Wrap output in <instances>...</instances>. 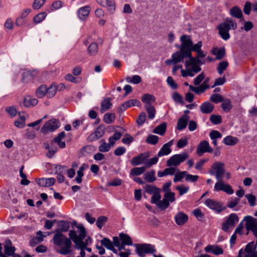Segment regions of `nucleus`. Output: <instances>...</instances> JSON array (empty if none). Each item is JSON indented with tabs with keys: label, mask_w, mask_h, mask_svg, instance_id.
<instances>
[{
	"label": "nucleus",
	"mask_w": 257,
	"mask_h": 257,
	"mask_svg": "<svg viewBox=\"0 0 257 257\" xmlns=\"http://www.w3.org/2000/svg\"><path fill=\"white\" fill-rule=\"evenodd\" d=\"M189 119V116L184 115L180 118L177 122V129L181 131L186 127L187 122Z\"/></svg>",
	"instance_id": "obj_27"
},
{
	"label": "nucleus",
	"mask_w": 257,
	"mask_h": 257,
	"mask_svg": "<svg viewBox=\"0 0 257 257\" xmlns=\"http://www.w3.org/2000/svg\"><path fill=\"white\" fill-rule=\"evenodd\" d=\"M204 203L210 209L218 213H220L221 211L226 209L225 207L223 206L222 202L217 201L213 199H208L205 201Z\"/></svg>",
	"instance_id": "obj_9"
},
{
	"label": "nucleus",
	"mask_w": 257,
	"mask_h": 257,
	"mask_svg": "<svg viewBox=\"0 0 257 257\" xmlns=\"http://www.w3.org/2000/svg\"><path fill=\"white\" fill-rule=\"evenodd\" d=\"M57 88L56 86L51 85L48 88H47L46 95L48 98L53 97L56 94Z\"/></svg>",
	"instance_id": "obj_48"
},
{
	"label": "nucleus",
	"mask_w": 257,
	"mask_h": 257,
	"mask_svg": "<svg viewBox=\"0 0 257 257\" xmlns=\"http://www.w3.org/2000/svg\"><path fill=\"white\" fill-rule=\"evenodd\" d=\"M173 144V141H170L168 143L164 144L160 151L158 153V156L159 157L165 155H168L171 152V146Z\"/></svg>",
	"instance_id": "obj_17"
},
{
	"label": "nucleus",
	"mask_w": 257,
	"mask_h": 257,
	"mask_svg": "<svg viewBox=\"0 0 257 257\" xmlns=\"http://www.w3.org/2000/svg\"><path fill=\"white\" fill-rule=\"evenodd\" d=\"M228 63L226 61H222L219 63L217 67V70L219 74H222L223 71L226 70L227 67L228 66Z\"/></svg>",
	"instance_id": "obj_45"
},
{
	"label": "nucleus",
	"mask_w": 257,
	"mask_h": 257,
	"mask_svg": "<svg viewBox=\"0 0 257 257\" xmlns=\"http://www.w3.org/2000/svg\"><path fill=\"white\" fill-rule=\"evenodd\" d=\"M146 169L145 166L134 168L131 170V174L134 176H139L144 173Z\"/></svg>",
	"instance_id": "obj_44"
},
{
	"label": "nucleus",
	"mask_w": 257,
	"mask_h": 257,
	"mask_svg": "<svg viewBox=\"0 0 257 257\" xmlns=\"http://www.w3.org/2000/svg\"><path fill=\"white\" fill-rule=\"evenodd\" d=\"M238 142V140L237 138L231 136L226 137L223 140V143L228 146H234Z\"/></svg>",
	"instance_id": "obj_36"
},
{
	"label": "nucleus",
	"mask_w": 257,
	"mask_h": 257,
	"mask_svg": "<svg viewBox=\"0 0 257 257\" xmlns=\"http://www.w3.org/2000/svg\"><path fill=\"white\" fill-rule=\"evenodd\" d=\"M150 155L148 152H145L142 153L137 157H134L131 161V164L133 166H137L143 163L145 160L148 159Z\"/></svg>",
	"instance_id": "obj_14"
},
{
	"label": "nucleus",
	"mask_w": 257,
	"mask_h": 257,
	"mask_svg": "<svg viewBox=\"0 0 257 257\" xmlns=\"http://www.w3.org/2000/svg\"><path fill=\"white\" fill-rule=\"evenodd\" d=\"M181 44L180 46V51L173 53L171 59H167L165 61L167 65H170L177 64L183 61L186 56H191L190 49L193 42L189 35H183L180 37Z\"/></svg>",
	"instance_id": "obj_1"
},
{
	"label": "nucleus",
	"mask_w": 257,
	"mask_h": 257,
	"mask_svg": "<svg viewBox=\"0 0 257 257\" xmlns=\"http://www.w3.org/2000/svg\"><path fill=\"white\" fill-rule=\"evenodd\" d=\"M38 103L37 99L31 98L30 97H26L24 99V104L26 107H29L34 106Z\"/></svg>",
	"instance_id": "obj_40"
},
{
	"label": "nucleus",
	"mask_w": 257,
	"mask_h": 257,
	"mask_svg": "<svg viewBox=\"0 0 257 257\" xmlns=\"http://www.w3.org/2000/svg\"><path fill=\"white\" fill-rule=\"evenodd\" d=\"M136 252L140 257H145L146 253H153L156 252L154 246L151 244H135Z\"/></svg>",
	"instance_id": "obj_5"
},
{
	"label": "nucleus",
	"mask_w": 257,
	"mask_h": 257,
	"mask_svg": "<svg viewBox=\"0 0 257 257\" xmlns=\"http://www.w3.org/2000/svg\"><path fill=\"white\" fill-rule=\"evenodd\" d=\"M115 120V115L112 113H105L103 118V120L107 124L112 123Z\"/></svg>",
	"instance_id": "obj_43"
},
{
	"label": "nucleus",
	"mask_w": 257,
	"mask_h": 257,
	"mask_svg": "<svg viewBox=\"0 0 257 257\" xmlns=\"http://www.w3.org/2000/svg\"><path fill=\"white\" fill-rule=\"evenodd\" d=\"M159 137L155 135H150L146 140V143L151 145H156L158 142Z\"/></svg>",
	"instance_id": "obj_52"
},
{
	"label": "nucleus",
	"mask_w": 257,
	"mask_h": 257,
	"mask_svg": "<svg viewBox=\"0 0 257 257\" xmlns=\"http://www.w3.org/2000/svg\"><path fill=\"white\" fill-rule=\"evenodd\" d=\"M95 151V148L92 145H87L84 147L82 150L81 152L83 155H85L87 154H91Z\"/></svg>",
	"instance_id": "obj_54"
},
{
	"label": "nucleus",
	"mask_w": 257,
	"mask_h": 257,
	"mask_svg": "<svg viewBox=\"0 0 257 257\" xmlns=\"http://www.w3.org/2000/svg\"><path fill=\"white\" fill-rule=\"evenodd\" d=\"M213 149L210 147L207 141H201L198 145L196 153L199 156H201L205 153H212Z\"/></svg>",
	"instance_id": "obj_11"
},
{
	"label": "nucleus",
	"mask_w": 257,
	"mask_h": 257,
	"mask_svg": "<svg viewBox=\"0 0 257 257\" xmlns=\"http://www.w3.org/2000/svg\"><path fill=\"white\" fill-rule=\"evenodd\" d=\"M238 222V217L235 213H231L228 217L226 221L223 223L222 229L226 232H228L233 229L235 225Z\"/></svg>",
	"instance_id": "obj_8"
},
{
	"label": "nucleus",
	"mask_w": 257,
	"mask_h": 257,
	"mask_svg": "<svg viewBox=\"0 0 257 257\" xmlns=\"http://www.w3.org/2000/svg\"><path fill=\"white\" fill-rule=\"evenodd\" d=\"M65 133L64 132H62L54 138L53 142L55 144H57V145L60 148L63 149L66 147V143L64 142H62V140L65 137Z\"/></svg>",
	"instance_id": "obj_28"
},
{
	"label": "nucleus",
	"mask_w": 257,
	"mask_h": 257,
	"mask_svg": "<svg viewBox=\"0 0 257 257\" xmlns=\"http://www.w3.org/2000/svg\"><path fill=\"white\" fill-rule=\"evenodd\" d=\"M111 147L109 143H104L99 146L98 150L100 152L106 153L110 150Z\"/></svg>",
	"instance_id": "obj_56"
},
{
	"label": "nucleus",
	"mask_w": 257,
	"mask_h": 257,
	"mask_svg": "<svg viewBox=\"0 0 257 257\" xmlns=\"http://www.w3.org/2000/svg\"><path fill=\"white\" fill-rule=\"evenodd\" d=\"M223 99V96L219 94H213L210 97V100L215 103L222 102Z\"/></svg>",
	"instance_id": "obj_57"
},
{
	"label": "nucleus",
	"mask_w": 257,
	"mask_h": 257,
	"mask_svg": "<svg viewBox=\"0 0 257 257\" xmlns=\"http://www.w3.org/2000/svg\"><path fill=\"white\" fill-rule=\"evenodd\" d=\"M206 252H211L215 255H219L223 253V250L217 245H208L204 248Z\"/></svg>",
	"instance_id": "obj_16"
},
{
	"label": "nucleus",
	"mask_w": 257,
	"mask_h": 257,
	"mask_svg": "<svg viewBox=\"0 0 257 257\" xmlns=\"http://www.w3.org/2000/svg\"><path fill=\"white\" fill-rule=\"evenodd\" d=\"M126 80L127 82L138 84L141 82L142 78L140 76L136 75H134L132 78L130 77H127Z\"/></svg>",
	"instance_id": "obj_58"
},
{
	"label": "nucleus",
	"mask_w": 257,
	"mask_h": 257,
	"mask_svg": "<svg viewBox=\"0 0 257 257\" xmlns=\"http://www.w3.org/2000/svg\"><path fill=\"white\" fill-rule=\"evenodd\" d=\"M166 123L163 122L155 127L153 131V132L160 135H163L166 132Z\"/></svg>",
	"instance_id": "obj_38"
},
{
	"label": "nucleus",
	"mask_w": 257,
	"mask_h": 257,
	"mask_svg": "<svg viewBox=\"0 0 257 257\" xmlns=\"http://www.w3.org/2000/svg\"><path fill=\"white\" fill-rule=\"evenodd\" d=\"M47 14L45 12H41L36 15L34 18V22L36 24H38L42 22L46 18Z\"/></svg>",
	"instance_id": "obj_49"
},
{
	"label": "nucleus",
	"mask_w": 257,
	"mask_h": 257,
	"mask_svg": "<svg viewBox=\"0 0 257 257\" xmlns=\"http://www.w3.org/2000/svg\"><path fill=\"white\" fill-rule=\"evenodd\" d=\"M71 240L70 237L68 238L62 233L59 232L55 234L53 237L54 244L59 247L56 250L57 252L62 255H67L72 252Z\"/></svg>",
	"instance_id": "obj_2"
},
{
	"label": "nucleus",
	"mask_w": 257,
	"mask_h": 257,
	"mask_svg": "<svg viewBox=\"0 0 257 257\" xmlns=\"http://www.w3.org/2000/svg\"><path fill=\"white\" fill-rule=\"evenodd\" d=\"M85 165L84 164L80 167L79 170L77 172V177L75 178V181L77 183H81L82 179V177L83 176V172L85 170Z\"/></svg>",
	"instance_id": "obj_41"
},
{
	"label": "nucleus",
	"mask_w": 257,
	"mask_h": 257,
	"mask_svg": "<svg viewBox=\"0 0 257 257\" xmlns=\"http://www.w3.org/2000/svg\"><path fill=\"white\" fill-rule=\"evenodd\" d=\"M188 220V215L183 212H179L175 216V220L178 225L184 224Z\"/></svg>",
	"instance_id": "obj_18"
},
{
	"label": "nucleus",
	"mask_w": 257,
	"mask_h": 257,
	"mask_svg": "<svg viewBox=\"0 0 257 257\" xmlns=\"http://www.w3.org/2000/svg\"><path fill=\"white\" fill-rule=\"evenodd\" d=\"M58 226L59 228L55 230V234L58 232L62 233L67 231L70 228V223L65 220H60L58 222Z\"/></svg>",
	"instance_id": "obj_21"
},
{
	"label": "nucleus",
	"mask_w": 257,
	"mask_h": 257,
	"mask_svg": "<svg viewBox=\"0 0 257 257\" xmlns=\"http://www.w3.org/2000/svg\"><path fill=\"white\" fill-rule=\"evenodd\" d=\"M212 53L216 56V59L221 60L225 56V49L224 48H214L212 50Z\"/></svg>",
	"instance_id": "obj_29"
},
{
	"label": "nucleus",
	"mask_w": 257,
	"mask_h": 257,
	"mask_svg": "<svg viewBox=\"0 0 257 257\" xmlns=\"http://www.w3.org/2000/svg\"><path fill=\"white\" fill-rule=\"evenodd\" d=\"M98 51V47L97 43L93 42L90 44L87 48V51L90 56H95Z\"/></svg>",
	"instance_id": "obj_37"
},
{
	"label": "nucleus",
	"mask_w": 257,
	"mask_h": 257,
	"mask_svg": "<svg viewBox=\"0 0 257 257\" xmlns=\"http://www.w3.org/2000/svg\"><path fill=\"white\" fill-rule=\"evenodd\" d=\"M119 237L123 245H132L133 244L132 238L128 235L121 233L119 234Z\"/></svg>",
	"instance_id": "obj_34"
},
{
	"label": "nucleus",
	"mask_w": 257,
	"mask_h": 257,
	"mask_svg": "<svg viewBox=\"0 0 257 257\" xmlns=\"http://www.w3.org/2000/svg\"><path fill=\"white\" fill-rule=\"evenodd\" d=\"M36 137L35 132L33 130H31L29 129H27L26 130V133L24 135V137L25 139L33 140Z\"/></svg>",
	"instance_id": "obj_61"
},
{
	"label": "nucleus",
	"mask_w": 257,
	"mask_h": 257,
	"mask_svg": "<svg viewBox=\"0 0 257 257\" xmlns=\"http://www.w3.org/2000/svg\"><path fill=\"white\" fill-rule=\"evenodd\" d=\"M38 74V72L36 70H27L23 72L22 81L24 82H28L32 80Z\"/></svg>",
	"instance_id": "obj_22"
},
{
	"label": "nucleus",
	"mask_w": 257,
	"mask_h": 257,
	"mask_svg": "<svg viewBox=\"0 0 257 257\" xmlns=\"http://www.w3.org/2000/svg\"><path fill=\"white\" fill-rule=\"evenodd\" d=\"M257 242L254 243V241L248 243L245 246L244 251H243V257H249L250 254L252 253L253 251L256 247Z\"/></svg>",
	"instance_id": "obj_26"
},
{
	"label": "nucleus",
	"mask_w": 257,
	"mask_h": 257,
	"mask_svg": "<svg viewBox=\"0 0 257 257\" xmlns=\"http://www.w3.org/2000/svg\"><path fill=\"white\" fill-rule=\"evenodd\" d=\"M141 105L140 101L136 99H133L125 101L120 107L119 109L121 111H124L126 109L133 106H139Z\"/></svg>",
	"instance_id": "obj_20"
},
{
	"label": "nucleus",
	"mask_w": 257,
	"mask_h": 257,
	"mask_svg": "<svg viewBox=\"0 0 257 257\" xmlns=\"http://www.w3.org/2000/svg\"><path fill=\"white\" fill-rule=\"evenodd\" d=\"M186 175V171L180 172L178 173H176L175 175V177L174 178V182H177L181 180L184 177L185 178V175Z\"/></svg>",
	"instance_id": "obj_64"
},
{
	"label": "nucleus",
	"mask_w": 257,
	"mask_h": 257,
	"mask_svg": "<svg viewBox=\"0 0 257 257\" xmlns=\"http://www.w3.org/2000/svg\"><path fill=\"white\" fill-rule=\"evenodd\" d=\"M146 110L148 113V118L152 119L155 117L156 114V109L151 104H145Z\"/></svg>",
	"instance_id": "obj_35"
},
{
	"label": "nucleus",
	"mask_w": 257,
	"mask_h": 257,
	"mask_svg": "<svg viewBox=\"0 0 257 257\" xmlns=\"http://www.w3.org/2000/svg\"><path fill=\"white\" fill-rule=\"evenodd\" d=\"M44 148L48 151L46 156L49 158L52 157L58 150L57 147L53 141L51 142L50 144L48 143L45 144Z\"/></svg>",
	"instance_id": "obj_19"
},
{
	"label": "nucleus",
	"mask_w": 257,
	"mask_h": 257,
	"mask_svg": "<svg viewBox=\"0 0 257 257\" xmlns=\"http://www.w3.org/2000/svg\"><path fill=\"white\" fill-rule=\"evenodd\" d=\"M214 108V105L208 101H206L203 103L200 106V111L202 112V113L204 114H208L211 113L213 111Z\"/></svg>",
	"instance_id": "obj_23"
},
{
	"label": "nucleus",
	"mask_w": 257,
	"mask_h": 257,
	"mask_svg": "<svg viewBox=\"0 0 257 257\" xmlns=\"http://www.w3.org/2000/svg\"><path fill=\"white\" fill-rule=\"evenodd\" d=\"M97 3L103 7H107V10L111 13L115 10L114 0H96Z\"/></svg>",
	"instance_id": "obj_15"
},
{
	"label": "nucleus",
	"mask_w": 257,
	"mask_h": 257,
	"mask_svg": "<svg viewBox=\"0 0 257 257\" xmlns=\"http://www.w3.org/2000/svg\"><path fill=\"white\" fill-rule=\"evenodd\" d=\"M107 221V218L106 216H100L96 220V224L99 229H101Z\"/></svg>",
	"instance_id": "obj_47"
},
{
	"label": "nucleus",
	"mask_w": 257,
	"mask_h": 257,
	"mask_svg": "<svg viewBox=\"0 0 257 257\" xmlns=\"http://www.w3.org/2000/svg\"><path fill=\"white\" fill-rule=\"evenodd\" d=\"M101 244L102 246H105L107 249H109L112 248L113 243L108 238L104 237L103 239L100 241Z\"/></svg>",
	"instance_id": "obj_55"
},
{
	"label": "nucleus",
	"mask_w": 257,
	"mask_h": 257,
	"mask_svg": "<svg viewBox=\"0 0 257 257\" xmlns=\"http://www.w3.org/2000/svg\"><path fill=\"white\" fill-rule=\"evenodd\" d=\"M169 200L165 198L162 201H160L157 204V206L161 210H165L169 207Z\"/></svg>",
	"instance_id": "obj_51"
},
{
	"label": "nucleus",
	"mask_w": 257,
	"mask_h": 257,
	"mask_svg": "<svg viewBox=\"0 0 257 257\" xmlns=\"http://www.w3.org/2000/svg\"><path fill=\"white\" fill-rule=\"evenodd\" d=\"M222 102L221 106L223 110L226 112H229L232 108L231 101L229 99H226L225 100L223 99V101Z\"/></svg>",
	"instance_id": "obj_42"
},
{
	"label": "nucleus",
	"mask_w": 257,
	"mask_h": 257,
	"mask_svg": "<svg viewBox=\"0 0 257 257\" xmlns=\"http://www.w3.org/2000/svg\"><path fill=\"white\" fill-rule=\"evenodd\" d=\"M141 100L146 104H149L155 101V97L153 95L145 94L142 96Z\"/></svg>",
	"instance_id": "obj_39"
},
{
	"label": "nucleus",
	"mask_w": 257,
	"mask_h": 257,
	"mask_svg": "<svg viewBox=\"0 0 257 257\" xmlns=\"http://www.w3.org/2000/svg\"><path fill=\"white\" fill-rule=\"evenodd\" d=\"M189 155L186 153H182L180 154H176L172 156L167 162V166L171 167L177 166L188 159Z\"/></svg>",
	"instance_id": "obj_6"
},
{
	"label": "nucleus",
	"mask_w": 257,
	"mask_h": 257,
	"mask_svg": "<svg viewBox=\"0 0 257 257\" xmlns=\"http://www.w3.org/2000/svg\"><path fill=\"white\" fill-rule=\"evenodd\" d=\"M218 180V181L214 185V190L215 191H223L229 195L234 193V191L230 185L224 183L222 179Z\"/></svg>",
	"instance_id": "obj_10"
},
{
	"label": "nucleus",
	"mask_w": 257,
	"mask_h": 257,
	"mask_svg": "<svg viewBox=\"0 0 257 257\" xmlns=\"http://www.w3.org/2000/svg\"><path fill=\"white\" fill-rule=\"evenodd\" d=\"M230 14L233 17L237 19H243L242 11L237 6H234L230 10Z\"/></svg>",
	"instance_id": "obj_30"
},
{
	"label": "nucleus",
	"mask_w": 257,
	"mask_h": 257,
	"mask_svg": "<svg viewBox=\"0 0 257 257\" xmlns=\"http://www.w3.org/2000/svg\"><path fill=\"white\" fill-rule=\"evenodd\" d=\"M104 134V127L100 125L97 127L95 131L91 134L87 138V141L92 142L101 138Z\"/></svg>",
	"instance_id": "obj_13"
},
{
	"label": "nucleus",
	"mask_w": 257,
	"mask_h": 257,
	"mask_svg": "<svg viewBox=\"0 0 257 257\" xmlns=\"http://www.w3.org/2000/svg\"><path fill=\"white\" fill-rule=\"evenodd\" d=\"M237 27V24L234 21L230 18H226L223 23L218 26L219 34L223 40H227L230 38L229 30H235Z\"/></svg>",
	"instance_id": "obj_4"
},
{
	"label": "nucleus",
	"mask_w": 257,
	"mask_h": 257,
	"mask_svg": "<svg viewBox=\"0 0 257 257\" xmlns=\"http://www.w3.org/2000/svg\"><path fill=\"white\" fill-rule=\"evenodd\" d=\"M90 10L91 8L88 6L80 8L77 12L79 18L82 20H85L88 17Z\"/></svg>",
	"instance_id": "obj_24"
},
{
	"label": "nucleus",
	"mask_w": 257,
	"mask_h": 257,
	"mask_svg": "<svg viewBox=\"0 0 257 257\" xmlns=\"http://www.w3.org/2000/svg\"><path fill=\"white\" fill-rule=\"evenodd\" d=\"M224 164L221 162H216L212 165V168L215 171V176L217 180H221L225 173L224 169Z\"/></svg>",
	"instance_id": "obj_12"
},
{
	"label": "nucleus",
	"mask_w": 257,
	"mask_h": 257,
	"mask_svg": "<svg viewBox=\"0 0 257 257\" xmlns=\"http://www.w3.org/2000/svg\"><path fill=\"white\" fill-rule=\"evenodd\" d=\"M211 122L214 124H218L221 123L222 118L220 115L213 114L210 117Z\"/></svg>",
	"instance_id": "obj_60"
},
{
	"label": "nucleus",
	"mask_w": 257,
	"mask_h": 257,
	"mask_svg": "<svg viewBox=\"0 0 257 257\" xmlns=\"http://www.w3.org/2000/svg\"><path fill=\"white\" fill-rule=\"evenodd\" d=\"M60 126L59 120L52 118L46 121L41 128V131L43 134H47L55 131Z\"/></svg>",
	"instance_id": "obj_7"
},
{
	"label": "nucleus",
	"mask_w": 257,
	"mask_h": 257,
	"mask_svg": "<svg viewBox=\"0 0 257 257\" xmlns=\"http://www.w3.org/2000/svg\"><path fill=\"white\" fill-rule=\"evenodd\" d=\"M47 87L45 85H42L39 86L36 91V95L38 97L42 98L44 95H46Z\"/></svg>",
	"instance_id": "obj_46"
},
{
	"label": "nucleus",
	"mask_w": 257,
	"mask_h": 257,
	"mask_svg": "<svg viewBox=\"0 0 257 257\" xmlns=\"http://www.w3.org/2000/svg\"><path fill=\"white\" fill-rule=\"evenodd\" d=\"M46 0H34L32 8L34 10L40 9L45 4Z\"/></svg>",
	"instance_id": "obj_59"
},
{
	"label": "nucleus",
	"mask_w": 257,
	"mask_h": 257,
	"mask_svg": "<svg viewBox=\"0 0 257 257\" xmlns=\"http://www.w3.org/2000/svg\"><path fill=\"white\" fill-rule=\"evenodd\" d=\"M186 58H189L188 60L186 61L185 65L186 67L190 66L191 65H202L204 64V62H202L201 60L198 59L196 57H193L191 53V56H186Z\"/></svg>",
	"instance_id": "obj_25"
},
{
	"label": "nucleus",
	"mask_w": 257,
	"mask_h": 257,
	"mask_svg": "<svg viewBox=\"0 0 257 257\" xmlns=\"http://www.w3.org/2000/svg\"><path fill=\"white\" fill-rule=\"evenodd\" d=\"M161 195L160 194V189L156 191L153 194L151 198V203L153 204H157L160 201Z\"/></svg>",
	"instance_id": "obj_53"
},
{
	"label": "nucleus",
	"mask_w": 257,
	"mask_h": 257,
	"mask_svg": "<svg viewBox=\"0 0 257 257\" xmlns=\"http://www.w3.org/2000/svg\"><path fill=\"white\" fill-rule=\"evenodd\" d=\"M144 179L149 183H153L157 180L155 176V171L152 170L149 172L146 173L144 175Z\"/></svg>",
	"instance_id": "obj_33"
},
{
	"label": "nucleus",
	"mask_w": 257,
	"mask_h": 257,
	"mask_svg": "<svg viewBox=\"0 0 257 257\" xmlns=\"http://www.w3.org/2000/svg\"><path fill=\"white\" fill-rule=\"evenodd\" d=\"M11 241L9 239L6 240V244L5 245V253L9 256H11L14 254V252L15 251V247L11 246Z\"/></svg>",
	"instance_id": "obj_32"
},
{
	"label": "nucleus",
	"mask_w": 257,
	"mask_h": 257,
	"mask_svg": "<svg viewBox=\"0 0 257 257\" xmlns=\"http://www.w3.org/2000/svg\"><path fill=\"white\" fill-rule=\"evenodd\" d=\"M245 197L247 199L250 206H253L255 205L256 197L254 195L248 194H246Z\"/></svg>",
	"instance_id": "obj_62"
},
{
	"label": "nucleus",
	"mask_w": 257,
	"mask_h": 257,
	"mask_svg": "<svg viewBox=\"0 0 257 257\" xmlns=\"http://www.w3.org/2000/svg\"><path fill=\"white\" fill-rule=\"evenodd\" d=\"M77 227L80 229V233L78 235L74 230H70L68 234L69 237H70L72 241L75 244V248L77 249H83L88 252H91V249L87 247L88 245V243L83 242V240L86 235L84 227L79 225Z\"/></svg>",
	"instance_id": "obj_3"
},
{
	"label": "nucleus",
	"mask_w": 257,
	"mask_h": 257,
	"mask_svg": "<svg viewBox=\"0 0 257 257\" xmlns=\"http://www.w3.org/2000/svg\"><path fill=\"white\" fill-rule=\"evenodd\" d=\"M145 191L149 194H153L156 191L160 190L159 188L151 185H146L144 186Z\"/></svg>",
	"instance_id": "obj_50"
},
{
	"label": "nucleus",
	"mask_w": 257,
	"mask_h": 257,
	"mask_svg": "<svg viewBox=\"0 0 257 257\" xmlns=\"http://www.w3.org/2000/svg\"><path fill=\"white\" fill-rule=\"evenodd\" d=\"M111 98L107 97L101 102L100 110L101 113H104L107 110L111 108L112 103L110 102Z\"/></svg>",
	"instance_id": "obj_31"
},
{
	"label": "nucleus",
	"mask_w": 257,
	"mask_h": 257,
	"mask_svg": "<svg viewBox=\"0 0 257 257\" xmlns=\"http://www.w3.org/2000/svg\"><path fill=\"white\" fill-rule=\"evenodd\" d=\"M189 88L191 91L197 94L203 93L205 90L201 85L198 87H194L192 85H189Z\"/></svg>",
	"instance_id": "obj_63"
}]
</instances>
